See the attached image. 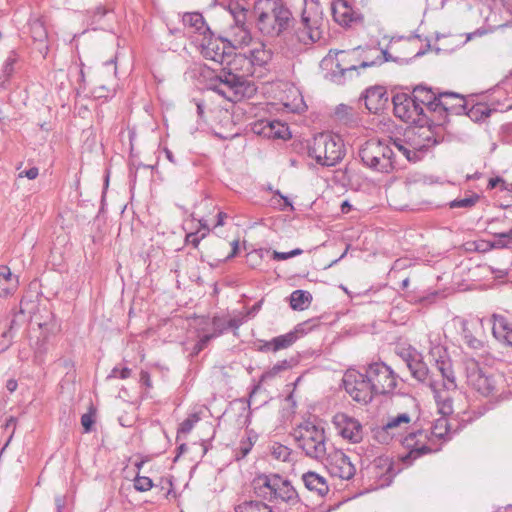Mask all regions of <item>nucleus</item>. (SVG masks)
<instances>
[{
  "label": "nucleus",
  "mask_w": 512,
  "mask_h": 512,
  "mask_svg": "<svg viewBox=\"0 0 512 512\" xmlns=\"http://www.w3.org/2000/svg\"><path fill=\"white\" fill-rule=\"evenodd\" d=\"M400 356L403 359V361L406 363V366L408 367L410 360L416 359V357H419L420 354L415 349L409 348V349L403 350L401 352Z\"/></svg>",
  "instance_id": "obj_53"
},
{
  "label": "nucleus",
  "mask_w": 512,
  "mask_h": 512,
  "mask_svg": "<svg viewBox=\"0 0 512 512\" xmlns=\"http://www.w3.org/2000/svg\"><path fill=\"white\" fill-rule=\"evenodd\" d=\"M39 175V169L37 167H31L28 170L22 171L18 174L19 178L26 177L30 180H34Z\"/></svg>",
  "instance_id": "obj_54"
},
{
  "label": "nucleus",
  "mask_w": 512,
  "mask_h": 512,
  "mask_svg": "<svg viewBox=\"0 0 512 512\" xmlns=\"http://www.w3.org/2000/svg\"><path fill=\"white\" fill-rule=\"evenodd\" d=\"M18 277L13 275L10 268L0 265V297L12 295L18 288Z\"/></svg>",
  "instance_id": "obj_32"
},
{
  "label": "nucleus",
  "mask_w": 512,
  "mask_h": 512,
  "mask_svg": "<svg viewBox=\"0 0 512 512\" xmlns=\"http://www.w3.org/2000/svg\"><path fill=\"white\" fill-rule=\"evenodd\" d=\"M430 388L434 393V398L438 407L439 413L445 417L453 413L452 405V394L456 390H447L444 387H440L439 381H431Z\"/></svg>",
  "instance_id": "obj_25"
},
{
  "label": "nucleus",
  "mask_w": 512,
  "mask_h": 512,
  "mask_svg": "<svg viewBox=\"0 0 512 512\" xmlns=\"http://www.w3.org/2000/svg\"><path fill=\"white\" fill-rule=\"evenodd\" d=\"M253 492L257 498L274 504L295 506L301 502L291 481L278 473L258 474L252 480Z\"/></svg>",
  "instance_id": "obj_5"
},
{
  "label": "nucleus",
  "mask_w": 512,
  "mask_h": 512,
  "mask_svg": "<svg viewBox=\"0 0 512 512\" xmlns=\"http://www.w3.org/2000/svg\"><path fill=\"white\" fill-rule=\"evenodd\" d=\"M332 424L338 435L351 443H359L363 439V426L354 417L346 413H336L332 418Z\"/></svg>",
  "instance_id": "obj_17"
},
{
  "label": "nucleus",
  "mask_w": 512,
  "mask_h": 512,
  "mask_svg": "<svg viewBox=\"0 0 512 512\" xmlns=\"http://www.w3.org/2000/svg\"><path fill=\"white\" fill-rule=\"evenodd\" d=\"M108 10L102 6L97 7L95 10L92 11V24L96 23L100 19H102L106 14Z\"/></svg>",
  "instance_id": "obj_55"
},
{
  "label": "nucleus",
  "mask_w": 512,
  "mask_h": 512,
  "mask_svg": "<svg viewBox=\"0 0 512 512\" xmlns=\"http://www.w3.org/2000/svg\"><path fill=\"white\" fill-rule=\"evenodd\" d=\"M244 56H233L215 76L210 79L209 89L231 102H237L244 97H250L254 86L247 80L249 76L242 66Z\"/></svg>",
  "instance_id": "obj_2"
},
{
  "label": "nucleus",
  "mask_w": 512,
  "mask_h": 512,
  "mask_svg": "<svg viewBox=\"0 0 512 512\" xmlns=\"http://www.w3.org/2000/svg\"><path fill=\"white\" fill-rule=\"evenodd\" d=\"M30 31L34 41L43 42L47 39V30L40 20H35L31 23Z\"/></svg>",
  "instance_id": "obj_40"
},
{
  "label": "nucleus",
  "mask_w": 512,
  "mask_h": 512,
  "mask_svg": "<svg viewBox=\"0 0 512 512\" xmlns=\"http://www.w3.org/2000/svg\"><path fill=\"white\" fill-rule=\"evenodd\" d=\"M319 325V320L316 318L309 319L302 323L297 324L294 329L286 334L279 335L272 339L274 345V352L287 349L292 346L299 338L308 334L315 327Z\"/></svg>",
  "instance_id": "obj_19"
},
{
  "label": "nucleus",
  "mask_w": 512,
  "mask_h": 512,
  "mask_svg": "<svg viewBox=\"0 0 512 512\" xmlns=\"http://www.w3.org/2000/svg\"><path fill=\"white\" fill-rule=\"evenodd\" d=\"M492 333L499 342L512 346V324L504 316H492Z\"/></svg>",
  "instance_id": "obj_27"
},
{
  "label": "nucleus",
  "mask_w": 512,
  "mask_h": 512,
  "mask_svg": "<svg viewBox=\"0 0 512 512\" xmlns=\"http://www.w3.org/2000/svg\"><path fill=\"white\" fill-rule=\"evenodd\" d=\"M405 134L409 147H411L412 150L419 152V160L430 147L437 144V141L432 139L430 135L422 136L420 134L416 136L413 130L407 131Z\"/></svg>",
  "instance_id": "obj_31"
},
{
  "label": "nucleus",
  "mask_w": 512,
  "mask_h": 512,
  "mask_svg": "<svg viewBox=\"0 0 512 512\" xmlns=\"http://www.w3.org/2000/svg\"><path fill=\"white\" fill-rule=\"evenodd\" d=\"M200 420L197 414L189 415L179 426L178 433L187 434L189 433L195 424Z\"/></svg>",
  "instance_id": "obj_47"
},
{
  "label": "nucleus",
  "mask_w": 512,
  "mask_h": 512,
  "mask_svg": "<svg viewBox=\"0 0 512 512\" xmlns=\"http://www.w3.org/2000/svg\"><path fill=\"white\" fill-rule=\"evenodd\" d=\"M227 11L233 20L228 30L229 39L226 41H209L203 46L202 54L206 59H210L221 65L227 66V62L232 60L231 47L238 48L248 46L252 42V35L247 24L248 4L245 0H229L227 2Z\"/></svg>",
  "instance_id": "obj_1"
},
{
  "label": "nucleus",
  "mask_w": 512,
  "mask_h": 512,
  "mask_svg": "<svg viewBox=\"0 0 512 512\" xmlns=\"http://www.w3.org/2000/svg\"><path fill=\"white\" fill-rule=\"evenodd\" d=\"M466 110L464 97L454 92L438 93L437 113L431 119V124L443 125L449 114L462 115Z\"/></svg>",
  "instance_id": "obj_15"
},
{
  "label": "nucleus",
  "mask_w": 512,
  "mask_h": 512,
  "mask_svg": "<svg viewBox=\"0 0 512 512\" xmlns=\"http://www.w3.org/2000/svg\"><path fill=\"white\" fill-rule=\"evenodd\" d=\"M343 386L350 397L361 404H368L375 395L366 372L348 369L343 376Z\"/></svg>",
  "instance_id": "obj_13"
},
{
  "label": "nucleus",
  "mask_w": 512,
  "mask_h": 512,
  "mask_svg": "<svg viewBox=\"0 0 512 512\" xmlns=\"http://www.w3.org/2000/svg\"><path fill=\"white\" fill-rule=\"evenodd\" d=\"M479 199H480V197L478 194H472L469 197L453 200L450 203V207L451 208H471L479 201Z\"/></svg>",
  "instance_id": "obj_43"
},
{
  "label": "nucleus",
  "mask_w": 512,
  "mask_h": 512,
  "mask_svg": "<svg viewBox=\"0 0 512 512\" xmlns=\"http://www.w3.org/2000/svg\"><path fill=\"white\" fill-rule=\"evenodd\" d=\"M438 93L440 92L421 84L413 88L411 95L418 106H423L425 113L433 118L437 113Z\"/></svg>",
  "instance_id": "obj_22"
},
{
  "label": "nucleus",
  "mask_w": 512,
  "mask_h": 512,
  "mask_svg": "<svg viewBox=\"0 0 512 512\" xmlns=\"http://www.w3.org/2000/svg\"><path fill=\"white\" fill-rule=\"evenodd\" d=\"M324 11L320 0H303L301 18L293 25V36L303 45H312L322 38Z\"/></svg>",
  "instance_id": "obj_6"
},
{
  "label": "nucleus",
  "mask_w": 512,
  "mask_h": 512,
  "mask_svg": "<svg viewBox=\"0 0 512 512\" xmlns=\"http://www.w3.org/2000/svg\"><path fill=\"white\" fill-rule=\"evenodd\" d=\"M410 423V417L406 413L399 414L395 417L390 418L382 429L377 432V438L383 442H387L394 438L396 435H400L407 425Z\"/></svg>",
  "instance_id": "obj_24"
},
{
  "label": "nucleus",
  "mask_w": 512,
  "mask_h": 512,
  "mask_svg": "<svg viewBox=\"0 0 512 512\" xmlns=\"http://www.w3.org/2000/svg\"><path fill=\"white\" fill-rule=\"evenodd\" d=\"M153 487V482L149 477L136 475L134 478V488L139 492H146Z\"/></svg>",
  "instance_id": "obj_46"
},
{
  "label": "nucleus",
  "mask_w": 512,
  "mask_h": 512,
  "mask_svg": "<svg viewBox=\"0 0 512 512\" xmlns=\"http://www.w3.org/2000/svg\"><path fill=\"white\" fill-rule=\"evenodd\" d=\"M494 240L487 242L488 249H512L507 238H502V232L494 234Z\"/></svg>",
  "instance_id": "obj_45"
},
{
  "label": "nucleus",
  "mask_w": 512,
  "mask_h": 512,
  "mask_svg": "<svg viewBox=\"0 0 512 512\" xmlns=\"http://www.w3.org/2000/svg\"><path fill=\"white\" fill-rule=\"evenodd\" d=\"M292 436L305 456L317 461L326 456V436L323 428L306 421L293 430Z\"/></svg>",
  "instance_id": "obj_9"
},
{
  "label": "nucleus",
  "mask_w": 512,
  "mask_h": 512,
  "mask_svg": "<svg viewBox=\"0 0 512 512\" xmlns=\"http://www.w3.org/2000/svg\"><path fill=\"white\" fill-rule=\"evenodd\" d=\"M303 253V250L300 248L293 249L289 252H278L274 251L272 258L277 261L287 260L289 258L301 255Z\"/></svg>",
  "instance_id": "obj_51"
},
{
  "label": "nucleus",
  "mask_w": 512,
  "mask_h": 512,
  "mask_svg": "<svg viewBox=\"0 0 512 512\" xmlns=\"http://www.w3.org/2000/svg\"><path fill=\"white\" fill-rule=\"evenodd\" d=\"M375 394H386L397 385L396 375L384 362H374L365 369Z\"/></svg>",
  "instance_id": "obj_14"
},
{
  "label": "nucleus",
  "mask_w": 512,
  "mask_h": 512,
  "mask_svg": "<svg viewBox=\"0 0 512 512\" xmlns=\"http://www.w3.org/2000/svg\"><path fill=\"white\" fill-rule=\"evenodd\" d=\"M435 367L437 368L442 377V381L439 382L440 387H444L447 390H456L457 383L452 368L451 360L446 355H440L439 358L436 359Z\"/></svg>",
  "instance_id": "obj_26"
},
{
  "label": "nucleus",
  "mask_w": 512,
  "mask_h": 512,
  "mask_svg": "<svg viewBox=\"0 0 512 512\" xmlns=\"http://www.w3.org/2000/svg\"><path fill=\"white\" fill-rule=\"evenodd\" d=\"M312 295L305 290H295L290 295V306L293 310L302 311L311 304Z\"/></svg>",
  "instance_id": "obj_33"
},
{
  "label": "nucleus",
  "mask_w": 512,
  "mask_h": 512,
  "mask_svg": "<svg viewBox=\"0 0 512 512\" xmlns=\"http://www.w3.org/2000/svg\"><path fill=\"white\" fill-rule=\"evenodd\" d=\"M302 481L307 490L324 497L329 492L326 479L316 472L308 471L302 475Z\"/></svg>",
  "instance_id": "obj_30"
},
{
  "label": "nucleus",
  "mask_w": 512,
  "mask_h": 512,
  "mask_svg": "<svg viewBox=\"0 0 512 512\" xmlns=\"http://www.w3.org/2000/svg\"><path fill=\"white\" fill-rule=\"evenodd\" d=\"M498 182H503L502 177L491 178L488 182V189H494L498 187Z\"/></svg>",
  "instance_id": "obj_60"
},
{
  "label": "nucleus",
  "mask_w": 512,
  "mask_h": 512,
  "mask_svg": "<svg viewBox=\"0 0 512 512\" xmlns=\"http://www.w3.org/2000/svg\"><path fill=\"white\" fill-rule=\"evenodd\" d=\"M252 131L264 138L288 139L291 137L289 128L277 120L261 119L253 123Z\"/></svg>",
  "instance_id": "obj_20"
},
{
  "label": "nucleus",
  "mask_w": 512,
  "mask_h": 512,
  "mask_svg": "<svg viewBox=\"0 0 512 512\" xmlns=\"http://www.w3.org/2000/svg\"><path fill=\"white\" fill-rule=\"evenodd\" d=\"M463 114H466L470 119L474 121H479L488 117L490 115V110L482 104H476L468 111L465 110Z\"/></svg>",
  "instance_id": "obj_41"
},
{
  "label": "nucleus",
  "mask_w": 512,
  "mask_h": 512,
  "mask_svg": "<svg viewBox=\"0 0 512 512\" xmlns=\"http://www.w3.org/2000/svg\"><path fill=\"white\" fill-rule=\"evenodd\" d=\"M408 369L416 380L425 382L428 379L429 370L426 364L422 361L421 355L416 357V359L410 360Z\"/></svg>",
  "instance_id": "obj_35"
},
{
  "label": "nucleus",
  "mask_w": 512,
  "mask_h": 512,
  "mask_svg": "<svg viewBox=\"0 0 512 512\" xmlns=\"http://www.w3.org/2000/svg\"><path fill=\"white\" fill-rule=\"evenodd\" d=\"M361 99L364 100L367 110L376 114L385 108L388 102V94L385 87L373 86L365 90Z\"/></svg>",
  "instance_id": "obj_23"
},
{
  "label": "nucleus",
  "mask_w": 512,
  "mask_h": 512,
  "mask_svg": "<svg viewBox=\"0 0 512 512\" xmlns=\"http://www.w3.org/2000/svg\"><path fill=\"white\" fill-rule=\"evenodd\" d=\"M292 367L291 362L284 359L282 361L277 362L273 365L268 371L265 372L264 377L273 378L278 375L280 372L288 370Z\"/></svg>",
  "instance_id": "obj_44"
},
{
  "label": "nucleus",
  "mask_w": 512,
  "mask_h": 512,
  "mask_svg": "<svg viewBox=\"0 0 512 512\" xmlns=\"http://www.w3.org/2000/svg\"><path fill=\"white\" fill-rule=\"evenodd\" d=\"M336 117L345 124H351L355 121V113L352 107L340 104L335 109Z\"/></svg>",
  "instance_id": "obj_38"
},
{
  "label": "nucleus",
  "mask_w": 512,
  "mask_h": 512,
  "mask_svg": "<svg viewBox=\"0 0 512 512\" xmlns=\"http://www.w3.org/2000/svg\"><path fill=\"white\" fill-rule=\"evenodd\" d=\"M18 387L17 381L15 379H9L6 383V388L10 393H13Z\"/></svg>",
  "instance_id": "obj_59"
},
{
  "label": "nucleus",
  "mask_w": 512,
  "mask_h": 512,
  "mask_svg": "<svg viewBox=\"0 0 512 512\" xmlns=\"http://www.w3.org/2000/svg\"><path fill=\"white\" fill-rule=\"evenodd\" d=\"M231 247H232L231 253L229 255H227L226 260H229L237 255V253L239 251V241L238 240L232 241Z\"/></svg>",
  "instance_id": "obj_58"
},
{
  "label": "nucleus",
  "mask_w": 512,
  "mask_h": 512,
  "mask_svg": "<svg viewBox=\"0 0 512 512\" xmlns=\"http://www.w3.org/2000/svg\"><path fill=\"white\" fill-rule=\"evenodd\" d=\"M163 151H164L165 156H166V158H167V160L169 162H171L172 164H176L177 163V161H176V159H175V157H174V155H173L171 150H169L168 148H164Z\"/></svg>",
  "instance_id": "obj_62"
},
{
  "label": "nucleus",
  "mask_w": 512,
  "mask_h": 512,
  "mask_svg": "<svg viewBox=\"0 0 512 512\" xmlns=\"http://www.w3.org/2000/svg\"><path fill=\"white\" fill-rule=\"evenodd\" d=\"M240 326V322L238 319L232 318L227 320V330L228 329H237Z\"/></svg>",
  "instance_id": "obj_61"
},
{
  "label": "nucleus",
  "mask_w": 512,
  "mask_h": 512,
  "mask_svg": "<svg viewBox=\"0 0 512 512\" xmlns=\"http://www.w3.org/2000/svg\"><path fill=\"white\" fill-rule=\"evenodd\" d=\"M359 52V48L354 49L352 52H345V51H339L336 52V56H339L340 58H337V62L335 64V70L332 72L333 81L341 84L342 78H344L345 74L351 71H357L358 69L367 68V67H373L377 65H381L384 62L393 61V57L388 51L382 50L380 54H377L375 59H369L365 58L362 61H360L358 64H350V58Z\"/></svg>",
  "instance_id": "obj_12"
},
{
  "label": "nucleus",
  "mask_w": 512,
  "mask_h": 512,
  "mask_svg": "<svg viewBox=\"0 0 512 512\" xmlns=\"http://www.w3.org/2000/svg\"><path fill=\"white\" fill-rule=\"evenodd\" d=\"M391 144L395 148H397V150L399 152H401L408 161H410V162L419 161V152L414 151L411 149V147H409L406 137L404 139H401V138L391 139Z\"/></svg>",
  "instance_id": "obj_36"
},
{
  "label": "nucleus",
  "mask_w": 512,
  "mask_h": 512,
  "mask_svg": "<svg viewBox=\"0 0 512 512\" xmlns=\"http://www.w3.org/2000/svg\"><path fill=\"white\" fill-rule=\"evenodd\" d=\"M183 24L193 28L196 32L204 34L209 28L206 26L203 16L198 12L185 13L183 15Z\"/></svg>",
  "instance_id": "obj_34"
},
{
  "label": "nucleus",
  "mask_w": 512,
  "mask_h": 512,
  "mask_svg": "<svg viewBox=\"0 0 512 512\" xmlns=\"http://www.w3.org/2000/svg\"><path fill=\"white\" fill-rule=\"evenodd\" d=\"M132 370L128 367H114L111 372L107 376V380L119 378V379H127L131 376Z\"/></svg>",
  "instance_id": "obj_49"
},
{
  "label": "nucleus",
  "mask_w": 512,
  "mask_h": 512,
  "mask_svg": "<svg viewBox=\"0 0 512 512\" xmlns=\"http://www.w3.org/2000/svg\"><path fill=\"white\" fill-rule=\"evenodd\" d=\"M329 474L342 480H350L356 473L350 458L341 450L332 449L321 460Z\"/></svg>",
  "instance_id": "obj_16"
},
{
  "label": "nucleus",
  "mask_w": 512,
  "mask_h": 512,
  "mask_svg": "<svg viewBox=\"0 0 512 512\" xmlns=\"http://www.w3.org/2000/svg\"><path fill=\"white\" fill-rule=\"evenodd\" d=\"M331 12L336 23L343 27L361 22L362 15L347 0H335L331 4Z\"/></svg>",
  "instance_id": "obj_21"
},
{
  "label": "nucleus",
  "mask_w": 512,
  "mask_h": 512,
  "mask_svg": "<svg viewBox=\"0 0 512 512\" xmlns=\"http://www.w3.org/2000/svg\"><path fill=\"white\" fill-rule=\"evenodd\" d=\"M465 372L467 385L479 394L488 397L498 391V380L501 379V376L496 378L489 374L475 359L466 361Z\"/></svg>",
  "instance_id": "obj_11"
},
{
  "label": "nucleus",
  "mask_w": 512,
  "mask_h": 512,
  "mask_svg": "<svg viewBox=\"0 0 512 512\" xmlns=\"http://www.w3.org/2000/svg\"><path fill=\"white\" fill-rule=\"evenodd\" d=\"M207 236V232H202L200 234V230L195 232H190L185 237L186 244L192 245L194 248H197L200 241Z\"/></svg>",
  "instance_id": "obj_50"
},
{
  "label": "nucleus",
  "mask_w": 512,
  "mask_h": 512,
  "mask_svg": "<svg viewBox=\"0 0 512 512\" xmlns=\"http://www.w3.org/2000/svg\"><path fill=\"white\" fill-rule=\"evenodd\" d=\"M16 60L14 57L12 56H9L4 64H3V67H2V74H3V79L0 78L1 82H0V85H4V83L9 79V77L12 75L13 73V70H14V64H15Z\"/></svg>",
  "instance_id": "obj_48"
},
{
  "label": "nucleus",
  "mask_w": 512,
  "mask_h": 512,
  "mask_svg": "<svg viewBox=\"0 0 512 512\" xmlns=\"http://www.w3.org/2000/svg\"><path fill=\"white\" fill-rule=\"evenodd\" d=\"M254 445V441L252 437L248 436L245 439H242L239 443V447L236 450L235 457L237 460H241L245 458L249 452L251 451Z\"/></svg>",
  "instance_id": "obj_42"
},
{
  "label": "nucleus",
  "mask_w": 512,
  "mask_h": 512,
  "mask_svg": "<svg viewBox=\"0 0 512 512\" xmlns=\"http://www.w3.org/2000/svg\"><path fill=\"white\" fill-rule=\"evenodd\" d=\"M140 383L150 388L152 386L150 374L146 371L140 373Z\"/></svg>",
  "instance_id": "obj_57"
},
{
  "label": "nucleus",
  "mask_w": 512,
  "mask_h": 512,
  "mask_svg": "<svg viewBox=\"0 0 512 512\" xmlns=\"http://www.w3.org/2000/svg\"><path fill=\"white\" fill-rule=\"evenodd\" d=\"M16 324V320L15 319H12L10 321V326H9V329L6 330V331H3L2 333V337L3 338H11V331L12 329L14 328V325Z\"/></svg>",
  "instance_id": "obj_63"
},
{
  "label": "nucleus",
  "mask_w": 512,
  "mask_h": 512,
  "mask_svg": "<svg viewBox=\"0 0 512 512\" xmlns=\"http://www.w3.org/2000/svg\"><path fill=\"white\" fill-rule=\"evenodd\" d=\"M309 157L325 167L335 166L345 156V146L340 136L319 133L308 146Z\"/></svg>",
  "instance_id": "obj_8"
},
{
  "label": "nucleus",
  "mask_w": 512,
  "mask_h": 512,
  "mask_svg": "<svg viewBox=\"0 0 512 512\" xmlns=\"http://www.w3.org/2000/svg\"><path fill=\"white\" fill-rule=\"evenodd\" d=\"M502 238H507V241L512 247V228L506 232H502Z\"/></svg>",
  "instance_id": "obj_64"
},
{
  "label": "nucleus",
  "mask_w": 512,
  "mask_h": 512,
  "mask_svg": "<svg viewBox=\"0 0 512 512\" xmlns=\"http://www.w3.org/2000/svg\"><path fill=\"white\" fill-rule=\"evenodd\" d=\"M253 13L258 30L269 37L280 36L294 22L292 12L280 0H256Z\"/></svg>",
  "instance_id": "obj_4"
},
{
  "label": "nucleus",
  "mask_w": 512,
  "mask_h": 512,
  "mask_svg": "<svg viewBox=\"0 0 512 512\" xmlns=\"http://www.w3.org/2000/svg\"><path fill=\"white\" fill-rule=\"evenodd\" d=\"M212 332L204 333L199 337L198 342L194 346V353L198 354L208 343L227 331V320L221 317H213L211 320Z\"/></svg>",
  "instance_id": "obj_29"
},
{
  "label": "nucleus",
  "mask_w": 512,
  "mask_h": 512,
  "mask_svg": "<svg viewBox=\"0 0 512 512\" xmlns=\"http://www.w3.org/2000/svg\"><path fill=\"white\" fill-rule=\"evenodd\" d=\"M94 422V413L92 411H89L81 416V425L83 426L85 433H88L92 430Z\"/></svg>",
  "instance_id": "obj_52"
},
{
  "label": "nucleus",
  "mask_w": 512,
  "mask_h": 512,
  "mask_svg": "<svg viewBox=\"0 0 512 512\" xmlns=\"http://www.w3.org/2000/svg\"><path fill=\"white\" fill-rule=\"evenodd\" d=\"M362 164L377 173L390 174L395 169L394 151L386 141L371 139L359 148Z\"/></svg>",
  "instance_id": "obj_7"
},
{
  "label": "nucleus",
  "mask_w": 512,
  "mask_h": 512,
  "mask_svg": "<svg viewBox=\"0 0 512 512\" xmlns=\"http://www.w3.org/2000/svg\"><path fill=\"white\" fill-rule=\"evenodd\" d=\"M481 321L475 320V321H467L462 320L461 326H462V338L464 340V343L472 350L478 351L482 350L485 346L484 342L477 338L475 333L476 330L480 327Z\"/></svg>",
  "instance_id": "obj_28"
},
{
  "label": "nucleus",
  "mask_w": 512,
  "mask_h": 512,
  "mask_svg": "<svg viewBox=\"0 0 512 512\" xmlns=\"http://www.w3.org/2000/svg\"><path fill=\"white\" fill-rule=\"evenodd\" d=\"M394 115L404 122L423 128L431 125V117L425 113L423 106H418L414 97L408 93H397L392 99Z\"/></svg>",
  "instance_id": "obj_10"
},
{
  "label": "nucleus",
  "mask_w": 512,
  "mask_h": 512,
  "mask_svg": "<svg viewBox=\"0 0 512 512\" xmlns=\"http://www.w3.org/2000/svg\"><path fill=\"white\" fill-rule=\"evenodd\" d=\"M270 452L275 460L286 462L290 459L291 450L280 443H273L270 447Z\"/></svg>",
  "instance_id": "obj_39"
},
{
  "label": "nucleus",
  "mask_w": 512,
  "mask_h": 512,
  "mask_svg": "<svg viewBox=\"0 0 512 512\" xmlns=\"http://www.w3.org/2000/svg\"><path fill=\"white\" fill-rule=\"evenodd\" d=\"M259 347L258 350L261 352H274V345L272 344V339L269 341H259Z\"/></svg>",
  "instance_id": "obj_56"
},
{
  "label": "nucleus",
  "mask_w": 512,
  "mask_h": 512,
  "mask_svg": "<svg viewBox=\"0 0 512 512\" xmlns=\"http://www.w3.org/2000/svg\"><path fill=\"white\" fill-rule=\"evenodd\" d=\"M450 424L445 417L435 421L430 430H417L408 434L403 445L409 449L408 454L403 457L406 464H411L412 460L418 457L437 452L441 449L443 442L448 439Z\"/></svg>",
  "instance_id": "obj_3"
},
{
  "label": "nucleus",
  "mask_w": 512,
  "mask_h": 512,
  "mask_svg": "<svg viewBox=\"0 0 512 512\" xmlns=\"http://www.w3.org/2000/svg\"><path fill=\"white\" fill-rule=\"evenodd\" d=\"M236 512H273L272 508L261 501L244 502L236 508Z\"/></svg>",
  "instance_id": "obj_37"
},
{
  "label": "nucleus",
  "mask_w": 512,
  "mask_h": 512,
  "mask_svg": "<svg viewBox=\"0 0 512 512\" xmlns=\"http://www.w3.org/2000/svg\"><path fill=\"white\" fill-rule=\"evenodd\" d=\"M233 56H244L245 61L241 62L240 66L248 75H253L255 71L253 68H264L272 59L273 53L262 42L254 44L253 48L244 53H235Z\"/></svg>",
  "instance_id": "obj_18"
}]
</instances>
